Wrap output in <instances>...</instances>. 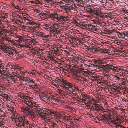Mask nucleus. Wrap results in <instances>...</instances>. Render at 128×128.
<instances>
[{"label": "nucleus", "mask_w": 128, "mask_h": 128, "mask_svg": "<svg viewBox=\"0 0 128 128\" xmlns=\"http://www.w3.org/2000/svg\"><path fill=\"white\" fill-rule=\"evenodd\" d=\"M58 84L59 86H60V85H61L62 84L63 85L66 86H66L68 88H70L71 87L72 84L68 82L66 80H60L58 79Z\"/></svg>", "instance_id": "2"}, {"label": "nucleus", "mask_w": 128, "mask_h": 128, "mask_svg": "<svg viewBox=\"0 0 128 128\" xmlns=\"http://www.w3.org/2000/svg\"><path fill=\"white\" fill-rule=\"evenodd\" d=\"M90 50H92V51H94V52H101L103 50V49L99 47H98L96 48H90Z\"/></svg>", "instance_id": "7"}, {"label": "nucleus", "mask_w": 128, "mask_h": 128, "mask_svg": "<svg viewBox=\"0 0 128 128\" xmlns=\"http://www.w3.org/2000/svg\"><path fill=\"white\" fill-rule=\"evenodd\" d=\"M106 64L105 65H101V69L102 70H106Z\"/></svg>", "instance_id": "33"}, {"label": "nucleus", "mask_w": 128, "mask_h": 128, "mask_svg": "<svg viewBox=\"0 0 128 128\" xmlns=\"http://www.w3.org/2000/svg\"><path fill=\"white\" fill-rule=\"evenodd\" d=\"M42 36V37H43L44 38H46V39H47V37H48L47 36L44 34V35H43Z\"/></svg>", "instance_id": "55"}, {"label": "nucleus", "mask_w": 128, "mask_h": 128, "mask_svg": "<svg viewBox=\"0 0 128 128\" xmlns=\"http://www.w3.org/2000/svg\"><path fill=\"white\" fill-rule=\"evenodd\" d=\"M40 113L39 115L40 116H42V114H43V115L44 116V111L43 109L42 108V106H40Z\"/></svg>", "instance_id": "15"}, {"label": "nucleus", "mask_w": 128, "mask_h": 128, "mask_svg": "<svg viewBox=\"0 0 128 128\" xmlns=\"http://www.w3.org/2000/svg\"><path fill=\"white\" fill-rule=\"evenodd\" d=\"M16 118H18V122L21 123H22L24 121H25V119L22 117H18V118H15V119Z\"/></svg>", "instance_id": "13"}, {"label": "nucleus", "mask_w": 128, "mask_h": 128, "mask_svg": "<svg viewBox=\"0 0 128 128\" xmlns=\"http://www.w3.org/2000/svg\"><path fill=\"white\" fill-rule=\"evenodd\" d=\"M31 106L30 108L33 110V112L34 113L35 116L39 114L40 112V106L38 104L34 105Z\"/></svg>", "instance_id": "1"}, {"label": "nucleus", "mask_w": 128, "mask_h": 128, "mask_svg": "<svg viewBox=\"0 0 128 128\" xmlns=\"http://www.w3.org/2000/svg\"><path fill=\"white\" fill-rule=\"evenodd\" d=\"M122 101L125 102H126V101H127V100L125 98H124L122 99Z\"/></svg>", "instance_id": "63"}, {"label": "nucleus", "mask_w": 128, "mask_h": 128, "mask_svg": "<svg viewBox=\"0 0 128 128\" xmlns=\"http://www.w3.org/2000/svg\"><path fill=\"white\" fill-rule=\"evenodd\" d=\"M96 68L99 69H101V65L98 64H97L96 66Z\"/></svg>", "instance_id": "39"}, {"label": "nucleus", "mask_w": 128, "mask_h": 128, "mask_svg": "<svg viewBox=\"0 0 128 128\" xmlns=\"http://www.w3.org/2000/svg\"><path fill=\"white\" fill-rule=\"evenodd\" d=\"M13 6L16 9H19V8H20V7L17 5H14Z\"/></svg>", "instance_id": "41"}, {"label": "nucleus", "mask_w": 128, "mask_h": 128, "mask_svg": "<svg viewBox=\"0 0 128 128\" xmlns=\"http://www.w3.org/2000/svg\"><path fill=\"white\" fill-rule=\"evenodd\" d=\"M98 119L100 121H102L103 120H105L104 119L102 118H98Z\"/></svg>", "instance_id": "50"}, {"label": "nucleus", "mask_w": 128, "mask_h": 128, "mask_svg": "<svg viewBox=\"0 0 128 128\" xmlns=\"http://www.w3.org/2000/svg\"><path fill=\"white\" fill-rule=\"evenodd\" d=\"M25 114L27 115L28 116H29V117H31L32 116L33 118H34L36 116L34 113L33 112V110H32L31 108L30 109L29 108H28Z\"/></svg>", "instance_id": "3"}, {"label": "nucleus", "mask_w": 128, "mask_h": 128, "mask_svg": "<svg viewBox=\"0 0 128 128\" xmlns=\"http://www.w3.org/2000/svg\"><path fill=\"white\" fill-rule=\"evenodd\" d=\"M30 98V97L28 96H23V99H24L25 100H28Z\"/></svg>", "instance_id": "42"}, {"label": "nucleus", "mask_w": 128, "mask_h": 128, "mask_svg": "<svg viewBox=\"0 0 128 128\" xmlns=\"http://www.w3.org/2000/svg\"><path fill=\"white\" fill-rule=\"evenodd\" d=\"M80 102H82L84 103H85V101H86V102L87 100V98H85L84 99H81L79 100Z\"/></svg>", "instance_id": "29"}, {"label": "nucleus", "mask_w": 128, "mask_h": 128, "mask_svg": "<svg viewBox=\"0 0 128 128\" xmlns=\"http://www.w3.org/2000/svg\"><path fill=\"white\" fill-rule=\"evenodd\" d=\"M50 32H51L52 33H53L54 34H55L56 33L57 34H58L60 33V32L58 30H57L56 28H54L50 30Z\"/></svg>", "instance_id": "9"}, {"label": "nucleus", "mask_w": 128, "mask_h": 128, "mask_svg": "<svg viewBox=\"0 0 128 128\" xmlns=\"http://www.w3.org/2000/svg\"><path fill=\"white\" fill-rule=\"evenodd\" d=\"M76 78L77 80H80V76H79L78 75L76 74Z\"/></svg>", "instance_id": "44"}, {"label": "nucleus", "mask_w": 128, "mask_h": 128, "mask_svg": "<svg viewBox=\"0 0 128 128\" xmlns=\"http://www.w3.org/2000/svg\"><path fill=\"white\" fill-rule=\"evenodd\" d=\"M125 35H124V33L122 34L121 37V38H122L125 39Z\"/></svg>", "instance_id": "53"}, {"label": "nucleus", "mask_w": 128, "mask_h": 128, "mask_svg": "<svg viewBox=\"0 0 128 128\" xmlns=\"http://www.w3.org/2000/svg\"><path fill=\"white\" fill-rule=\"evenodd\" d=\"M98 109L100 110H101L104 113V112H107L108 111L107 109H104L102 108H98Z\"/></svg>", "instance_id": "22"}, {"label": "nucleus", "mask_w": 128, "mask_h": 128, "mask_svg": "<svg viewBox=\"0 0 128 128\" xmlns=\"http://www.w3.org/2000/svg\"><path fill=\"white\" fill-rule=\"evenodd\" d=\"M94 26L93 25L92 26V29H91L92 30H94V31H97L98 29L97 28H96V26Z\"/></svg>", "instance_id": "24"}, {"label": "nucleus", "mask_w": 128, "mask_h": 128, "mask_svg": "<svg viewBox=\"0 0 128 128\" xmlns=\"http://www.w3.org/2000/svg\"><path fill=\"white\" fill-rule=\"evenodd\" d=\"M5 46H2V47H1L0 48L1 49V50H4L5 49Z\"/></svg>", "instance_id": "59"}, {"label": "nucleus", "mask_w": 128, "mask_h": 128, "mask_svg": "<svg viewBox=\"0 0 128 128\" xmlns=\"http://www.w3.org/2000/svg\"><path fill=\"white\" fill-rule=\"evenodd\" d=\"M93 104L94 105L95 104V106H92V107H95V108H102L101 106H100L98 104Z\"/></svg>", "instance_id": "27"}, {"label": "nucleus", "mask_w": 128, "mask_h": 128, "mask_svg": "<svg viewBox=\"0 0 128 128\" xmlns=\"http://www.w3.org/2000/svg\"><path fill=\"white\" fill-rule=\"evenodd\" d=\"M79 25L80 28L84 29H86V26H87V24L84 23H80V24Z\"/></svg>", "instance_id": "18"}, {"label": "nucleus", "mask_w": 128, "mask_h": 128, "mask_svg": "<svg viewBox=\"0 0 128 128\" xmlns=\"http://www.w3.org/2000/svg\"><path fill=\"white\" fill-rule=\"evenodd\" d=\"M88 101L87 100V104H92V100H94V99L92 97H91V98H88Z\"/></svg>", "instance_id": "12"}, {"label": "nucleus", "mask_w": 128, "mask_h": 128, "mask_svg": "<svg viewBox=\"0 0 128 128\" xmlns=\"http://www.w3.org/2000/svg\"><path fill=\"white\" fill-rule=\"evenodd\" d=\"M90 76L92 77V78H93V80H97L98 78V77L97 76H92V75H91Z\"/></svg>", "instance_id": "34"}, {"label": "nucleus", "mask_w": 128, "mask_h": 128, "mask_svg": "<svg viewBox=\"0 0 128 128\" xmlns=\"http://www.w3.org/2000/svg\"><path fill=\"white\" fill-rule=\"evenodd\" d=\"M1 97L2 98H5L6 100L8 101L10 100V98L6 94H2Z\"/></svg>", "instance_id": "11"}, {"label": "nucleus", "mask_w": 128, "mask_h": 128, "mask_svg": "<svg viewBox=\"0 0 128 128\" xmlns=\"http://www.w3.org/2000/svg\"><path fill=\"white\" fill-rule=\"evenodd\" d=\"M28 108L27 107H22L21 108V109L23 110V111L25 114Z\"/></svg>", "instance_id": "23"}, {"label": "nucleus", "mask_w": 128, "mask_h": 128, "mask_svg": "<svg viewBox=\"0 0 128 128\" xmlns=\"http://www.w3.org/2000/svg\"><path fill=\"white\" fill-rule=\"evenodd\" d=\"M65 17L63 16H58V17L56 18V19L57 20H64V18H65Z\"/></svg>", "instance_id": "17"}, {"label": "nucleus", "mask_w": 128, "mask_h": 128, "mask_svg": "<svg viewBox=\"0 0 128 128\" xmlns=\"http://www.w3.org/2000/svg\"><path fill=\"white\" fill-rule=\"evenodd\" d=\"M96 15L98 16V17H101V15L98 12L97 13V14H96Z\"/></svg>", "instance_id": "58"}, {"label": "nucleus", "mask_w": 128, "mask_h": 128, "mask_svg": "<svg viewBox=\"0 0 128 128\" xmlns=\"http://www.w3.org/2000/svg\"><path fill=\"white\" fill-rule=\"evenodd\" d=\"M29 122H30L29 121H28L25 120V121H24V122H23V124L24 125V128L25 127V126L26 125H29V126H30Z\"/></svg>", "instance_id": "16"}, {"label": "nucleus", "mask_w": 128, "mask_h": 128, "mask_svg": "<svg viewBox=\"0 0 128 128\" xmlns=\"http://www.w3.org/2000/svg\"><path fill=\"white\" fill-rule=\"evenodd\" d=\"M32 86H34V88H38V86L36 84H35L34 85H32Z\"/></svg>", "instance_id": "61"}, {"label": "nucleus", "mask_w": 128, "mask_h": 128, "mask_svg": "<svg viewBox=\"0 0 128 128\" xmlns=\"http://www.w3.org/2000/svg\"><path fill=\"white\" fill-rule=\"evenodd\" d=\"M114 76L112 79V81L115 82H121L120 80H122V78L119 77L116 75Z\"/></svg>", "instance_id": "4"}, {"label": "nucleus", "mask_w": 128, "mask_h": 128, "mask_svg": "<svg viewBox=\"0 0 128 128\" xmlns=\"http://www.w3.org/2000/svg\"><path fill=\"white\" fill-rule=\"evenodd\" d=\"M92 21L94 22L93 23L94 24H98L100 25L102 27H104V26H105L106 24V23L104 22H103L102 23L101 21L100 22L99 21Z\"/></svg>", "instance_id": "8"}, {"label": "nucleus", "mask_w": 128, "mask_h": 128, "mask_svg": "<svg viewBox=\"0 0 128 128\" xmlns=\"http://www.w3.org/2000/svg\"><path fill=\"white\" fill-rule=\"evenodd\" d=\"M24 19L26 20H28V17L26 15H24Z\"/></svg>", "instance_id": "45"}, {"label": "nucleus", "mask_w": 128, "mask_h": 128, "mask_svg": "<svg viewBox=\"0 0 128 128\" xmlns=\"http://www.w3.org/2000/svg\"><path fill=\"white\" fill-rule=\"evenodd\" d=\"M42 108L44 110V116H47V114H48V115H49L50 114V111L48 109H47L46 108V107H44V108L42 106Z\"/></svg>", "instance_id": "6"}, {"label": "nucleus", "mask_w": 128, "mask_h": 128, "mask_svg": "<svg viewBox=\"0 0 128 128\" xmlns=\"http://www.w3.org/2000/svg\"><path fill=\"white\" fill-rule=\"evenodd\" d=\"M122 80H120V81L121 82H123V83H125L126 82V80L124 78H122Z\"/></svg>", "instance_id": "40"}, {"label": "nucleus", "mask_w": 128, "mask_h": 128, "mask_svg": "<svg viewBox=\"0 0 128 128\" xmlns=\"http://www.w3.org/2000/svg\"><path fill=\"white\" fill-rule=\"evenodd\" d=\"M18 74V76H17V77H18V78H19V79L20 80H23V79H22V77L19 74Z\"/></svg>", "instance_id": "47"}, {"label": "nucleus", "mask_w": 128, "mask_h": 128, "mask_svg": "<svg viewBox=\"0 0 128 128\" xmlns=\"http://www.w3.org/2000/svg\"><path fill=\"white\" fill-rule=\"evenodd\" d=\"M116 33L118 34V36L120 38H121L122 34L120 32H118L117 31H116Z\"/></svg>", "instance_id": "36"}, {"label": "nucleus", "mask_w": 128, "mask_h": 128, "mask_svg": "<svg viewBox=\"0 0 128 128\" xmlns=\"http://www.w3.org/2000/svg\"><path fill=\"white\" fill-rule=\"evenodd\" d=\"M83 75L84 76H86L94 75L95 74V73H92L88 71H83Z\"/></svg>", "instance_id": "5"}, {"label": "nucleus", "mask_w": 128, "mask_h": 128, "mask_svg": "<svg viewBox=\"0 0 128 128\" xmlns=\"http://www.w3.org/2000/svg\"><path fill=\"white\" fill-rule=\"evenodd\" d=\"M7 54L10 55H14L13 52H12V50L11 49L8 51Z\"/></svg>", "instance_id": "25"}, {"label": "nucleus", "mask_w": 128, "mask_h": 128, "mask_svg": "<svg viewBox=\"0 0 128 128\" xmlns=\"http://www.w3.org/2000/svg\"><path fill=\"white\" fill-rule=\"evenodd\" d=\"M16 38L18 39L20 41H22L24 38L22 37L21 36H20L18 35L17 36H16Z\"/></svg>", "instance_id": "20"}, {"label": "nucleus", "mask_w": 128, "mask_h": 128, "mask_svg": "<svg viewBox=\"0 0 128 128\" xmlns=\"http://www.w3.org/2000/svg\"><path fill=\"white\" fill-rule=\"evenodd\" d=\"M46 15L48 16L49 18H53L55 19H56V18L58 17V14L55 13H54V14L51 13L50 14H47Z\"/></svg>", "instance_id": "10"}, {"label": "nucleus", "mask_w": 128, "mask_h": 128, "mask_svg": "<svg viewBox=\"0 0 128 128\" xmlns=\"http://www.w3.org/2000/svg\"><path fill=\"white\" fill-rule=\"evenodd\" d=\"M72 89L73 90H78V88L77 86L74 87L72 85L71 87L70 88Z\"/></svg>", "instance_id": "26"}, {"label": "nucleus", "mask_w": 128, "mask_h": 128, "mask_svg": "<svg viewBox=\"0 0 128 128\" xmlns=\"http://www.w3.org/2000/svg\"><path fill=\"white\" fill-rule=\"evenodd\" d=\"M114 67L112 66V65H111L110 67V70H112L113 71H116V69L114 68Z\"/></svg>", "instance_id": "35"}, {"label": "nucleus", "mask_w": 128, "mask_h": 128, "mask_svg": "<svg viewBox=\"0 0 128 128\" xmlns=\"http://www.w3.org/2000/svg\"><path fill=\"white\" fill-rule=\"evenodd\" d=\"M5 49L6 50L8 51L10 49L8 46H6V47H5Z\"/></svg>", "instance_id": "52"}, {"label": "nucleus", "mask_w": 128, "mask_h": 128, "mask_svg": "<svg viewBox=\"0 0 128 128\" xmlns=\"http://www.w3.org/2000/svg\"><path fill=\"white\" fill-rule=\"evenodd\" d=\"M110 32V30H104L102 32L108 34V32Z\"/></svg>", "instance_id": "28"}, {"label": "nucleus", "mask_w": 128, "mask_h": 128, "mask_svg": "<svg viewBox=\"0 0 128 128\" xmlns=\"http://www.w3.org/2000/svg\"><path fill=\"white\" fill-rule=\"evenodd\" d=\"M49 110L50 111V115H48V114H47V115L46 116L47 117L48 116H51L52 114H54V112H52V110Z\"/></svg>", "instance_id": "30"}, {"label": "nucleus", "mask_w": 128, "mask_h": 128, "mask_svg": "<svg viewBox=\"0 0 128 128\" xmlns=\"http://www.w3.org/2000/svg\"><path fill=\"white\" fill-rule=\"evenodd\" d=\"M81 96L84 98H86V95L84 94H81Z\"/></svg>", "instance_id": "64"}, {"label": "nucleus", "mask_w": 128, "mask_h": 128, "mask_svg": "<svg viewBox=\"0 0 128 128\" xmlns=\"http://www.w3.org/2000/svg\"><path fill=\"white\" fill-rule=\"evenodd\" d=\"M50 124L52 126H53L54 127H55V126L56 125V123L55 122H52L50 123Z\"/></svg>", "instance_id": "43"}, {"label": "nucleus", "mask_w": 128, "mask_h": 128, "mask_svg": "<svg viewBox=\"0 0 128 128\" xmlns=\"http://www.w3.org/2000/svg\"><path fill=\"white\" fill-rule=\"evenodd\" d=\"M72 95H71V96H78V94H75L74 93H72Z\"/></svg>", "instance_id": "56"}, {"label": "nucleus", "mask_w": 128, "mask_h": 128, "mask_svg": "<svg viewBox=\"0 0 128 128\" xmlns=\"http://www.w3.org/2000/svg\"><path fill=\"white\" fill-rule=\"evenodd\" d=\"M94 10H95V9H92L91 8V9H90L88 12L91 14H92Z\"/></svg>", "instance_id": "38"}, {"label": "nucleus", "mask_w": 128, "mask_h": 128, "mask_svg": "<svg viewBox=\"0 0 128 128\" xmlns=\"http://www.w3.org/2000/svg\"><path fill=\"white\" fill-rule=\"evenodd\" d=\"M111 65H110L109 64H106V70L107 69L108 70H109L110 68V67L111 66Z\"/></svg>", "instance_id": "37"}, {"label": "nucleus", "mask_w": 128, "mask_h": 128, "mask_svg": "<svg viewBox=\"0 0 128 128\" xmlns=\"http://www.w3.org/2000/svg\"><path fill=\"white\" fill-rule=\"evenodd\" d=\"M93 25H92V24H89V26H90V28H89V29H90L91 30L92 29V26Z\"/></svg>", "instance_id": "60"}, {"label": "nucleus", "mask_w": 128, "mask_h": 128, "mask_svg": "<svg viewBox=\"0 0 128 128\" xmlns=\"http://www.w3.org/2000/svg\"><path fill=\"white\" fill-rule=\"evenodd\" d=\"M85 60L84 59H82L80 58V61L81 62H84Z\"/></svg>", "instance_id": "54"}, {"label": "nucleus", "mask_w": 128, "mask_h": 128, "mask_svg": "<svg viewBox=\"0 0 128 128\" xmlns=\"http://www.w3.org/2000/svg\"><path fill=\"white\" fill-rule=\"evenodd\" d=\"M60 86L62 87L68 93V91H70V90L68 89L69 88L66 87V86L64 85H63L62 84H62L61 85H60Z\"/></svg>", "instance_id": "19"}, {"label": "nucleus", "mask_w": 128, "mask_h": 128, "mask_svg": "<svg viewBox=\"0 0 128 128\" xmlns=\"http://www.w3.org/2000/svg\"><path fill=\"white\" fill-rule=\"evenodd\" d=\"M16 125L19 128H24V125L23 124V123H21L19 122L16 123Z\"/></svg>", "instance_id": "14"}, {"label": "nucleus", "mask_w": 128, "mask_h": 128, "mask_svg": "<svg viewBox=\"0 0 128 128\" xmlns=\"http://www.w3.org/2000/svg\"><path fill=\"white\" fill-rule=\"evenodd\" d=\"M84 10L86 12H88L90 9H91L90 8H84Z\"/></svg>", "instance_id": "31"}, {"label": "nucleus", "mask_w": 128, "mask_h": 128, "mask_svg": "<svg viewBox=\"0 0 128 128\" xmlns=\"http://www.w3.org/2000/svg\"><path fill=\"white\" fill-rule=\"evenodd\" d=\"M7 18V17L6 16H3L1 15V19H2L3 18L5 19L6 18Z\"/></svg>", "instance_id": "57"}, {"label": "nucleus", "mask_w": 128, "mask_h": 128, "mask_svg": "<svg viewBox=\"0 0 128 128\" xmlns=\"http://www.w3.org/2000/svg\"><path fill=\"white\" fill-rule=\"evenodd\" d=\"M11 112H12V113L13 114V116H14V117L15 114H14L16 113V112L12 110H11Z\"/></svg>", "instance_id": "46"}, {"label": "nucleus", "mask_w": 128, "mask_h": 128, "mask_svg": "<svg viewBox=\"0 0 128 128\" xmlns=\"http://www.w3.org/2000/svg\"><path fill=\"white\" fill-rule=\"evenodd\" d=\"M117 126L118 127H120L121 128H126L125 127H124L123 126L120 124H118L117 125Z\"/></svg>", "instance_id": "48"}, {"label": "nucleus", "mask_w": 128, "mask_h": 128, "mask_svg": "<svg viewBox=\"0 0 128 128\" xmlns=\"http://www.w3.org/2000/svg\"><path fill=\"white\" fill-rule=\"evenodd\" d=\"M102 116L106 120H108V117H107L105 116H104V115Z\"/></svg>", "instance_id": "62"}, {"label": "nucleus", "mask_w": 128, "mask_h": 128, "mask_svg": "<svg viewBox=\"0 0 128 128\" xmlns=\"http://www.w3.org/2000/svg\"><path fill=\"white\" fill-rule=\"evenodd\" d=\"M80 81L85 82L86 81V79L82 76H80Z\"/></svg>", "instance_id": "21"}, {"label": "nucleus", "mask_w": 128, "mask_h": 128, "mask_svg": "<svg viewBox=\"0 0 128 128\" xmlns=\"http://www.w3.org/2000/svg\"><path fill=\"white\" fill-rule=\"evenodd\" d=\"M28 41V40L27 39H26L25 38H24V39H23V40H22V41H23L25 43L26 42Z\"/></svg>", "instance_id": "49"}, {"label": "nucleus", "mask_w": 128, "mask_h": 128, "mask_svg": "<svg viewBox=\"0 0 128 128\" xmlns=\"http://www.w3.org/2000/svg\"><path fill=\"white\" fill-rule=\"evenodd\" d=\"M98 12L96 10H95V9L94 10L93 12L92 13V14H94L95 15H96V14H97V12Z\"/></svg>", "instance_id": "51"}, {"label": "nucleus", "mask_w": 128, "mask_h": 128, "mask_svg": "<svg viewBox=\"0 0 128 128\" xmlns=\"http://www.w3.org/2000/svg\"><path fill=\"white\" fill-rule=\"evenodd\" d=\"M80 58H80L79 56H77L75 57L74 59L75 60L76 62H77V60L80 61Z\"/></svg>", "instance_id": "32"}]
</instances>
